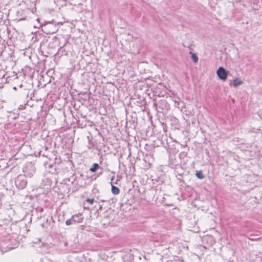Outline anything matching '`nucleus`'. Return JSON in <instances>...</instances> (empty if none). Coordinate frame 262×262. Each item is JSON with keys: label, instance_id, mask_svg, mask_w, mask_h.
I'll use <instances>...</instances> for the list:
<instances>
[{"label": "nucleus", "instance_id": "nucleus-1", "mask_svg": "<svg viewBox=\"0 0 262 262\" xmlns=\"http://www.w3.org/2000/svg\"><path fill=\"white\" fill-rule=\"evenodd\" d=\"M75 132H72V135L69 134L70 135V138H67L66 135H62L61 136L59 135L58 132L53 133V132H36L34 136H40L41 139L45 140L46 142H51L52 138H53L54 137L55 138V141L56 142L64 143L66 144L67 142H73V139L72 138V136L74 135Z\"/></svg>", "mask_w": 262, "mask_h": 262}, {"label": "nucleus", "instance_id": "nucleus-2", "mask_svg": "<svg viewBox=\"0 0 262 262\" xmlns=\"http://www.w3.org/2000/svg\"><path fill=\"white\" fill-rule=\"evenodd\" d=\"M36 168L32 162H27L23 168V172L26 177H32L35 173Z\"/></svg>", "mask_w": 262, "mask_h": 262}, {"label": "nucleus", "instance_id": "nucleus-3", "mask_svg": "<svg viewBox=\"0 0 262 262\" xmlns=\"http://www.w3.org/2000/svg\"><path fill=\"white\" fill-rule=\"evenodd\" d=\"M83 219V215L81 213L75 214L73 215L70 219L66 220V224L67 226L74 225L82 223Z\"/></svg>", "mask_w": 262, "mask_h": 262}, {"label": "nucleus", "instance_id": "nucleus-4", "mask_svg": "<svg viewBox=\"0 0 262 262\" xmlns=\"http://www.w3.org/2000/svg\"><path fill=\"white\" fill-rule=\"evenodd\" d=\"M27 183L26 177L24 175L19 174L15 179V184L19 189L22 190L25 188Z\"/></svg>", "mask_w": 262, "mask_h": 262}, {"label": "nucleus", "instance_id": "nucleus-5", "mask_svg": "<svg viewBox=\"0 0 262 262\" xmlns=\"http://www.w3.org/2000/svg\"><path fill=\"white\" fill-rule=\"evenodd\" d=\"M44 165L46 168L49 169V172L52 174H56L58 172V167H57L56 164L51 162V159L49 158V161L44 163Z\"/></svg>", "mask_w": 262, "mask_h": 262}, {"label": "nucleus", "instance_id": "nucleus-6", "mask_svg": "<svg viewBox=\"0 0 262 262\" xmlns=\"http://www.w3.org/2000/svg\"><path fill=\"white\" fill-rule=\"evenodd\" d=\"M229 71H227L225 68L222 67L219 68L216 71V74L219 78L223 81L227 79Z\"/></svg>", "mask_w": 262, "mask_h": 262}, {"label": "nucleus", "instance_id": "nucleus-7", "mask_svg": "<svg viewBox=\"0 0 262 262\" xmlns=\"http://www.w3.org/2000/svg\"><path fill=\"white\" fill-rule=\"evenodd\" d=\"M144 160L145 163H147L149 166H150L154 161L153 155L151 154H146L144 156Z\"/></svg>", "mask_w": 262, "mask_h": 262}, {"label": "nucleus", "instance_id": "nucleus-8", "mask_svg": "<svg viewBox=\"0 0 262 262\" xmlns=\"http://www.w3.org/2000/svg\"><path fill=\"white\" fill-rule=\"evenodd\" d=\"M54 223H55V222H54V220L53 219L52 217H49L46 219V223L42 224L41 226L43 228H47L48 226H53Z\"/></svg>", "mask_w": 262, "mask_h": 262}, {"label": "nucleus", "instance_id": "nucleus-9", "mask_svg": "<svg viewBox=\"0 0 262 262\" xmlns=\"http://www.w3.org/2000/svg\"><path fill=\"white\" fill-rule=\"evenodd\" d=\"M146 134V137H148V140H150L151 141L155 142L156 141V139L154 138L155 135L154 134L155 132H144Z\"/></svg>", "mask_w": 262, "mask_h": 262}, {"label": "nucleus", "instance_id": "nucleus-10", "mask_svg": "<svg viewBox=\"0 0 262 262\" xmlns=\"http://www.w3.org/2000/svg\"><path fill=\"white\" fill-rule=\"evenodd\" d=\"M111 191L113 194L117 195L120 193V189L118 187L113 185L111 183Z\"/></svg>", "mask_w": 262, "mask_h": 262}, {"label": "nucleus", "instance_id": "nucleus-11", "mask_svg": "<svg viewBox=\"0 0 262 262\" xmlns=\"http://www.w3.org/2000/svg\"><path fill=\"white\" fill-rule=\"evenodd\" d=\"M203 241H206L209 242L210 245H212L215 243V241L212 236H207L203 238Z\"/></svg>", "mask_w": 262, "mask_h": 262}, {"label": "nucleus", "instance_id": "nucleus-12", "mask_svg": "<svg viewBox=\"0 0 262 262\" xmlns=\"http://www.w3.org/2000/svg\"><path fill=\"white\" fill-rule=\"evenodd\" d=\"M243 83V81L240 80L238 78H236L233 80V86L234 88H236L237 86L242 85Z\"/></svg>", "mask_w": 262, "mask_h": 262}, {"label": "nucleus", "instance_id": "nucleus-13", "mask_svg": "<svg viewBox=\"0 0 262 262\" xmlns=\"http://www.w3.org/2000/svg\"><path fill=\"white\" fill-rule=\"evenodd\" d=\"M195 176L199 179L200 180H203L205 178V176L204 175L202 170H196Z\"/></svg>", "mask_w": 262, "mask_h": 262}, {"label": "nucleus", "instance_id": "nucleus-14", "mask_svg": "<svg viewBox=\"0 0 262 262\" xmlns=\"http://www.w3.org/2000/svg\"><path fill=\"white\" fill-rule=\"evenodd\" d=\"M99 166L98 163H94L92 166L90 168V171L92 172H95L99 168Z\"/></svg>", "mask_w": 262, "mask_h": 262}, {"label": "nucleus", "instance_id": "nucleus-15", "mask_svg": "<svg viewBox=\"0 0 262 262\" xmlns=\"http://www.w3.org/2000/svg\"><path fill=\"white\" fill-rule=\"evenodd\" d=\"M87 138L88 139V142L90 145L91 146L89 147L90 149H91L92 147H93L94 145L92 143V136L91 134V133L89 132V135L87 136Z\"/></svg>", "mask_w": 262, "mask_h": 262}, {"label": "nucleus", "instance_id": "nucleus-16", "mask_svg": "<svg viewBox=\"0 0 262 262\" xmlns=\"http://www.w3.org/2000/svg\"><path fill=\"white\" fill-rule=\"evenodd\" d=\"M53 163L54 164H56V165H57V167H58V166L61 163V160L60 158H58L56 156L54 158V161Z\"/></svg>", "mask_w": 262, "mask_h": 262}, {"label": "nucleus", "instance_id": "nucleus-17", "mask_svg": "<svg viewBox=\"0 0 262 262\" xmlns=\"http://www.w3.org/2000/svg\"><path fill=\"white\" fill-rule=\"evenodd\" d=\"M190 54H191V59L193 60L194 62H197L198 61V58L197 56L194 53H193L191 52H190Z\"/></svg>", "mask_w": 262, "mask_h": 262}, {"label": "nucleus", "instance_id": "nucleus-18", "mask_svg": "<svg viewBox=\"0 0 262 262\" xmlns=\"http://www.w3.org/2000/svg\"><path fill=\"white\" fill-rule=\"evenodd\" d=\"M85 202L89 203V204H92L94 202V199L88 198L85 200Z\"/></svg>", "mask_w": 262, "mask_h": 262}, {"label": "nucleus", "instance_id": "nucleus-19", "mask_svg": "<svg viewBox=\"0 0 262 262\" xmlns=\"http://www.w3.org/2000/svg\"><path fill=\"white\" fill-rule=\"evenodd\" d=\"M42 150H39V151L37 152V153L36 154V152H35L34 154L35 155V156H40V155H42Z\"/></svg>", "mask_w": 262, "mask_h": 262}, {"label": "nucleus", "instance_id": "nucleus-20", "mask_svg": "<svg viewBox=\"0 0 262 262\" xmlns=\"http://www.w3.org/2000/svg\"><path fill=\"white\" fill-rule=\"evenodd\" d=\"M4 195L2 193H0V207L1 206L2 204V198L3 197Z\"/></svg>", "mask_w": 262, "mask_h": 262}, {"label": "nucleus", "instance_id": "nucleus-21", "mask_svg": "<svg viewBox=\"0 0 262 262\" xmlns=\"http://www.w3.org/2000/svg\"><path fill=\"white\" fill-rule=\"evenodd\" d=\"M4 128H5V126L4 125V124H0V129H1V130H3V129H4Z\"/></svg>", "mask_w": 262, "mask_h": 262}, {"label": "nucleus", "instance_id": "nucleus-22", "mask_svg": "<svg viewBox=\"0 0 262 262\" xmlns=\"http://www.w3.org/2000/svg\"><path fill=\"white\" fill-rule=\"evenodd\" d=\"M42 156L43 157H48V155H46V153H43V154H42Z\"/></svg>", "mask_w": 262, "mask_h": 262}, {"label": "nucleus", "instance_id": "nucleus-23", "mask_svg": "<svg viewBox=\"0 0 262 262\" xmlns=\"http://www.w3.org/2000/svg\"><path fill=\"white\" fill-rule=\"evenodd\" d=\"M98 135L103 138V136L101 135V132H98Z\"/></svg>", "mask_w": 262, "mask_h": 262}, {"label": "nucleus", "instance_id": "nucleus-24", "mask_svg": "<svg viewBox=\"0 0 262 262\" xmlns=\"http://www.w3.org/2000/svg\"><path fill=\"white\" fill-rule=\"evenodd\" d=\"M160 132H159V133H158V132H157V134H156V136H157V138H158V137H159V136H160V135H159V134H160Z\"/></svg>", "mask_w": 262, "mask_h": 262}, {"label": "nucleus", "instance_id": "nucleus-25", "mask_svg": "<svg viewBox=\"0 0 262 262\" xmlns=\"http://www.w3.org/2000/svg\"><path fill=\"white\" fill-rule=\"evenodd\" d=\"M101 201L102 202H106V201H108V200H101Z\"/></svg>", "mask_w": 262, "mask_h": 262}, {"label": "nucleus", "instance_id": "nucleus-26", "mask_svg": "<svg viewBox=\"0 0 262 262\" xmlns=\"http://www.w3.org/2000/svg\"><path fill=\"white\" fill-rule=\"evenodd\" d=\"M101 209V206H100L99 208V209Z\"/></svg>", "mask_w": 262, "mask_h": 262}, {"label": "nucleus", "instance_id": "nucleus-27", "mask_svg": "<svg viewBox=\"0 0 262 262\" xmlns=\"http://www.w3.org/2000/svg\"><path fill=\"white\" fill-rule=\"evenodd\" d=\"M64 132H60L59 133H63Z\"/></svg>", "mask_w": 262, "mask_h": 262}]
</instances>
